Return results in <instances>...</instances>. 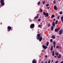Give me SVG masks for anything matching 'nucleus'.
Returning <instances> with one entry per match:
<instances>
[{
  "mask_svg": "<svg viewBox=\"0 0 63 63\" xmlns=\"http://www.w3.org/2000/svg\"><path fill=\"white\" fill-rule=\"evenodd\" d=\"M40 37V34H39L37 35V40L39 39V40L40 42H41L42 40V37Z\"/></svg>",
  "mask_w": 63,
  "mask_h": 63,
  "instance_id": "nucleus-1",
  "label": "nucleus"
},
{
  "mask_svg": "<svg viewBox=\"0 0 63 63\" xmlns=\"http://www.w3.org/2000/svg\"><path fill=\"white\" fill-rule=\"evenodd\" d=\"M43 15L45 16V17H48V13H46L45 12H43Z\"/></svg>",
  "mask_w": 63,
  "mask_h": 63,
  "instance_id": "nucleus-2",
  "label": "nucleus"
},
{
  "mask_svg": "<svg viewBox=\"0 0 63 63\" xmlns=\"http://www.w3.org/2000/svg\"><path fill=\"white\" fill-rule=\"evenodd\" d=\"M4 0H1L0 1V2L2 6H4Z\"/></svg>",
  "mask_w": 63,
  "mask_h": 63,
  "instance_id": "nucleus-3",
  "label": "nucleus"
},
{
  "mask_svg": "<svg viewBox=\"0 0 63 63\" xmlns=\"http://www.w3.org/2000/svg\"><path fill=\"white\" fill-rule=\"evenodd\" d=\"M34 26H35V25L33 24H32L30 25V27L31 28H33L34 27Z\"/></svg>",
  "mask_w": 63,
  "mask_h": 63,
  "instance_id": "nucleus-4",
  "label": "nucleus"
},
{
  "mask_svg": "<svg viewBox=\"0 0 63 63\" xmlns=\"http://www.w3.org/2000/svg\"><path fill=\"white\" fill-rule=\"evenodd\" d=\"M63 32V30H61L59 31V34L60 35H61L62 33Z\"/></svg>",
  "mask_w": 63,
  "mask_h": 63,
  "instance_id": "nucleus-5",
  "label": "nucleus"
},
{
  "mask_svg": "<svg viewBox=\"0 0 63 63\" xmlns=\"http://www.w3.org/2000/svg\"><path fill=\"white\" fill-rule=\"evenodd\" d=\"M43 48H44V49H46V48H47V46H44V45H43Z\"/></svg>",
  "mask_w": 63,
  "mask_h": 63,
  "instance_id": "nucleus-6",
  "label": "nucleus"
},
{
  "mask_svg": "<svg viewBox=\"0 0 63 63\" xmlns=\"http://www.w3.org/2000/svg\"><path fill=\"white\" fill-rule=\"evenodd\" d=\"M49 6V5L48 4H47L46 5V6L47 7V9H49V7H50L49 6L48 7V6Z\"/></svg>",
  "mask_w": 63,
  "mask_h": 63,
  "instance_id": "nucleus-7",
  "label": "nucleus"
},
{
  "mask_svg": "<svg viewBox=\"0 0 63 63\" xmlns=\"http://www.w3.org/2000/svg\"><path fill=\"white\" fill-rule=\"evenodd\" d=\"M55 42L54 41L53 42V44L54 45V48H55Z\"/></svg>",
  "mask_w": 63,
  "mask_h": 63,
  "instance_id": "nucleus-8",
  "label": "nucleus"
},
{
  "mask_svg": "<svg viewBox=\"0 0 63 63\" xmlns=\"http://www.w3.org/2000/svg\"><path fill=\"white\" fill-rule=\"evenodd\" d=\"M54 10H57V7H56V6H55L54 7Z\"/></svg>",
  "mask_w": 63,
  "mask_h": 63,
  "instance_id": "nucleus-9",
  "label": "nucleus"
},
{
  "mask_svg": "<svg viewBox=\"0 0 63 63\" xmlns=\"http://www.w3.org/2000/svg\"><path fill=\"white\" fill-rule=\"evenodd\" d=\"M7 29H8V30H11V27L10 26H9L7 27Z\"/></svg>",
  "mask_w": 63,
  "mask_h": 63,
  "instance_id": "nucleus-10",
  "label": "nucleus"
},
{
  "mask_svg": "<svg viewBox=\"0 0 63 63\" xmlns=\"http://www.w3.org/2000/svg\"><path fill=\"white\" fill-rule=\"evenodd\" d=\"M32 63H36V62L35 61V60L34 59L32 62Z\"/></svg>",
  "mask_w": 63,
  "mask_h": 63,
  "instance_id": "nucleus-11",
  "label": "nucleus"
},
{
  "mask_svg": "<svg viewBox=\"0 0 63 63\" xmlns=\"http://www.w3.org/2000/svg\"><path fill=\"white\" fill-rule=\"evenodd\" d=\"M55 23L54 21H53V22L52 24V25H53L54 27H55V23Z\"/></svg>",
  "mask_w": 63,
  "mask_h": 63,
  "instance_id": "nucleus-12",
  "label": "nucleus"
},
{
  "mask_svg": "<svg viewBox=\"0 0 63 63\" xmlns=\"http://www.w3.org/2000/svg\"><path fill=\"white\" fill-rule=\"evenodd\" d=\"M57 58H61V54H60L59 56H58Z\"/></svg>",
  "mask_w": 63,
  "mask_h": 63,
  "instance_id": "nucleus-13",
  "label": "nucleus"
},
{
  "mask_svg": "<svg viewBox=\"0 0 63 63\" xmlns=\"http://www.w3.org/2000/svg\"><path fill=\"white\" fill-rule=\"evenodd\" d=\"M55 16V15H52V16L51 17V18H53Z\"/></svg>",
  "mask_w": 63,
  "mask_h": 63,
  "instance_id": "nucleus-14",
  "label": "nucleus"
},
{
  "mask_svg": "<svg viewBox=\"0 0 63 63\" xmlns=\"http://www.w3.org/2000/svg\"><path fill=\"white\" fill-rule=\"evenodd\" d=\"M51 28V30L52 31L53 30L54 28L53 26H52Z\"/></svg>",
  "mask_w": 63,
  "mask_h": 63,
  "instance_id": "nucleus-15",
  "label": "nucleus"
},
{
  "mask_svg": "<svg viewBox=\"0 0 63 63\" xmlns=\"http://www.w3.org/2000/svg\"><path fill=\"white\" fill-rule=\"evenodd\" d=\"M52 56H54V51H53L52 53Z\"/></svg>",
  "mask_w": 63,
  "mask_h": 63,
  "instance_id": "nucleus-16",
  "label": "nucleus"
},
{
  "mask_svg": "<svg viewBox=\"0 0 63 63\" xmlns=\"http://www.w3.org/2000/svg\"><path fill=\"white\" fill-rule=\"evenodd\" d=\"M55 55L56 56H58V52H56L55 53Z\"/></svg>",
  "mask_w": 63,
  "mask_h": 63,
  "instance_id": "nucleus-17",
  "label": "nucleus"
},
{
  "mask_svg": "<svg viewBox=\"0 0 63 63\" xmlns=\"http://www.w3.org/2000/svg\"><path fill=\"white\" fill-rule=\"evenodd\" d=\"M61 19L62 21V22H63V16L62 17H61Z\"/></svg>",
  "mask_w": 63,
  "mask_h": 63,
  "instance_id": "nucleus-18",
  "label": "nucleus"
},
{
  "mask_svg": "<svg viewBox=\"0 0 63 63\" xmlns=\"http://www.w3.org/2000/svg\"><path fill=\"white\" fill-rule=\"evenodd\" d=\"M55 32H58V30L57 29H55Z\"/></svg>",
  "mask_w": 63,
  "mask_h": 63,
  "instance_id": "nucleus-19",
  "label": "nucleus"
},
{
  "mask_svg": "<svg viewBox=\"0 0 63 63\" xmlns=\"http://www.w3.org/2000/svg\"><path fill=\"white\" fill-rule=\"evenodd\" d=\"M51 38H53V39H55V36H54L52 35V36L51 37Z\"/></svg>",
  "mask_w": 63,
  "mask_h": 63,
  "instance_id": "nucleus-20",
  "label": "nucleus"
},
{
  "mask_svg": "<svg viewBox=\"0 0 63 63\" xmlns=\"http://www.w3.org/2000/svg\"><path fill=\"white\" fill-rule=\"evenodd\" d=\"M48 44H49V42H47L46 43V45L47 46H48Z\"/></svg>",
  "mask_w": 63,
  "mask_h": 63,
  "instance_id": "nucleus-21",
  "label": "nucleus"
},
{
  "mask_svg": "<svg viewBox=\"0 0 63 63\" xmlns=\"http://www.w3.org/2000/svg\"><path fill=\"white\" fill-rule=\"evenodd\" d=\"M53 48V46H52L50 49L51 50H52Z\"/></svg>",
  "mask_w": 63,
  "mask_h": 63,
  "instance_id": "nucleus-22",
  "label": "nucleus"
},
{
  "mask_svg": "<svg viewBox=\"0 0 63 63\" xmlns=\"http://www.w3.org/2000/svg\"><path fill=\"white\" fill-rule=\"evenodd\" d=\"M58 22V20H57L55 22V24H57V22Z\"/></svg>",
  "mask_w": 63,
  "mask_h": 63,
  "instance_id": "nucleus-23",
  "label": "nucleus"
},
{
  "mask_svg": "<svg viewBox=\"0 0 63 63\" xmlns=\"http://www.w3.org/2000/svg\"><path fill=\"white\" fill-rule=\"evenodd\" d=\"M59 14L60 15H61L62 14V11H61L60 12H59Z\"/></svg>",
  "mask_w": 63,
  "mask_h": 63,
  "instance_id": "nucleus-24",
  "label": "nucleus"
},
{
  "mask_svg": "<svg viewBox=\"0 0 63 63\" xmlns=\"http://www.w3.org/2000/svg\"><path fill=\"white\" fill-rule=\"evenodd\" d=\"M39 17V16H36L34 18V19H36V18H38Z\"/></svg>",
  "mask_w": 63,
  "mask_h": 63,
  "instance_id": "nucleus-25",
  "label": "nucleus"
},
{
  "mask_svg": "<svg viewBox=\"0 0 63 63\" xmlns=\"http://www.w3.org/2000/svg\"><path fill=\"white\" fill-rule=\"evenodd\" d=\"M40 10L41 11V12H43V10L41 9H40Z\"/></svg>",
  "mask_w": 63,
  "mask_h": 63,
  "instance_id": "nucleus-26",
  "label": "nucleus"
},
{
  "mask_svg": "<svg viewBox=\"0 0 63 63\" xmlns=\"http://www.w3.org/2000/svg\"><path fill=\"white\" fill-rule=\"evenodd\" d=\"M50 41L51 42H52V39H50Z\"/></svg>",
  "mask_w": 63,
  "mask_h": 63,
  "instance_id": "nucleus-27",
  "label": "nucleus"
},
{
  "mask_svg": "<svg viewBox=\"0 0 63 63\" xmlns=\"http://www.w3.org/2000/svg\"><path fill=\"white\" fill-rule=\"evenodd\" d=\"M45 3V1H44L43 2V5H44Z\"/></svg>",
  "mask_w": 63,
  "mask_h": 63,
  "instance_id": "nucleus-28",
  "label": "nucleus"
},
{
  "mask_svg": "<svg viewBox=\"0 0 63 63\" xmlns=\"http://www.w3.org/2000/svg\"><path fill=\"white\" fill-rule=\"evenodd\" d=\"M38 21H41V19H39L38 20Z\"/></svg>",
  "mask_w": 63,
  "mask_h": 63,
  "instance_id": "nucleus-29",
  "label": "nucleus"
},
{
  "mask_svg": "<svg viewBox=\"0 0 63 63\" xmlns=\"http://www.w3.org/2000/svg\"><path fill=\"white\" fill-rule=\"evenodd\" d=\"M40 4V2H38V5H39V4Z\"/></svg>",
  "mask_w": 63,
  "mask_h": 63,
  "instance_id": "nucleus-30",
  "label": "nucleus"
},
{
  "mask_svg": "<svg viewBox=\"0 0 63 63\" xmlns=\"http://www.w3.org/2000/svg\"><path fill=\"white\" fill-rule=\"evenodd\" d=\"M50 63V61L49 60L48 61V63Z\"/></svg>",
  "mask_w": 63,
  "mask_h": 63,
  "instance_id": "nucleus-31",
  "label": "nucleus"
},
{
  "mask_svg": "<svg viewBox=\"0 0 63 63\" xmlns=\"http://www.w3.org/2000/svg\"><path fill=\"white\" fill-rule=\"evenodd\" d=\"M59 17L58 16V18H57L58 20L59 19Z\"/></svg>",
  "mask_w": 63,
  "mask_h": 63,
  "instance_id": "nucleus-32",
  "label": "nucleus"
},
{
  "mask_svg": "<svg viewBox=\"0 0 63 63\" xmlns=\"http://www.w3.org/2000/svg\"><path fill=\"white\" fill-rule=\"evenodd\" d=\"M58 30H58H60V28H58V29H57Z\"/></svg>",
  "mask_w": 63,
  "mask_h": 63,
  "instance_id": "nucleus-33",
  "label": "nucleus"
},
{
  "mask_svg": "<svg viewBox=\"0 0 63 63\" xmlns=\"http://www.w3.org/2000/svg\"><path fill=\"white\" fill-rule=\"evenodd\" d=\"M53 4H55V1H54L53 2Z\"/></svg>",
  "mask_w": 63,
  "mask_h": 63,
  "instance_id": "nucleus-34",
  "label": "nucleus"
},
{
  "mask_svg": "<svg viewBox=\"0 0 63 63\" xmlns=\"http://www.w3.org/2000/svg\"><path fill=\"white\" fill-rule=\"evenodd\" d=\"M50 24H49L48 25V27H50Z\"/></svg>",
  "mask_w": 63,
  "mask_h": 63,
  "instance_id": "nucleus-35",
  "label": "nucleus"
},
{
  "mask_svg": "<svg viewBox=\"0 0 63 63\" xmlns=\"http://www.w3.org/2000/svg\"><path fill=\"white\" fill-rule=\"evenodd\" d=\"M39 27H41V25H38Z\"/></svg>",
  "mask_w": 63,
  "mask_h": 63,
  "instance_id": "nucleus-36",
  "label": "nucleus"
},
{
  "mask_svg": "<svg viewBox=\"0 0 63 63\" xmlns=\"http://www.w3.org/2000/svg\"><path fill=\"white\" fill-rule=\"evenodd\" d=\"M58 61H57L55 63H58Z\"/></svg>",
  "mask_w": 63,
  "mask_h": 63,
  "instance_id": "nucleus-37",
  "label": "nucleus"
},
{
  "mask_svg": "<svg viewBox=\"0 0 63 63\" xmlns=\"http://www.w3.org/2000/svg\"><path fill=\"white\" fill-rule=\"evenodd\" d=\"M56 48H59L58 46H56Z\"/></svg>",
  "mask_w": 63,
  "mask_h": 63,
  "instance_id": "nucleus-38",
  "label": "nucleus"
},
{
  "mask_svg": "<svg viewBox=\"0 0 63 63\" xmlns=\"http://www.w3.org/2000/svg\"><path fill=\"white\" fill-rule=\"evenodd\" d=\"M53 20L54 21H55V18Z\"/></svg>",
  "mask_w": 63,
  "mask_h": 63,
  "instance_id": "nucleus-39",
  "label": "nucleus"
},
{
  "mask_svg": "<svg viewBox=\"0 0 63 63\" xmlns=\"http://www.w3.org/2000/svg\"><path fill=\"white\" fill-rule=\"evenodd\" d=\"M45 57H47V55H46L45 56Z\"/></svg>",
  "mask_w": 63,
  "mask_h": 63,
  "instance_id": "nucleus-40",
  "label": "nucleus"
},
{
  "mask_svg": "<svg viewBox=\"0 0 63 63\" xmlns=\"http://www.w3.org/2000/svg\"><path fill=\"white\" fill-rule=\"evenodd\" d=\"M61 63H63V61H62L61 62Z\"/></svg>",
  "mask_w": 63,
  "mask_h": 63,
  "instance_id": "nucleus-41",
  "label": "nucleus"
},
{
  "mask_svg": "<svg viewBox=\"0 0 63 63\" xmlns=\"http://www.w3.org/2000/svg\"><path fill=\"white\" fill-rule=\"evenodd\" d=\"M10 30H8V31H10Z\"/></svg>",
  "mask_w": 63,
  "mask_h": 63,
  "instance_id": "nucleus-42",
  "label": "nucleus"
},
{
  "mask_svg": "<svg viewBox=\"0 0 63 63\" xmlns=\"http://www.w3.org/2000/svg\"><path fill=\"white\" fill-rule=\"evenodd\" d=\"M57 57V56H54V57Z\"/></svg>",
  "mask_w": 63,
  "mask_h": 63,
  "instance_id": "nucleus-43",
  "label": "nucleus"
},
{
  "mask_svg": "<svg viewBox=\"0 0 63 63\" xmlns=\"http://www.w3.org/2000/svg\"><path fill=\"white\" fill-rule=\"evenodd\" d=\"M53 60H52V61H51V62H53Z\"/></svg>",
  "mask_w": 63,
  "mask_h": 63,
  "instance_id": "nucleus-44",
  "label": "nucleus"
},
{
  "mask_svg": "<svg viewBox=\"0 0 63 63\" xmlns=\"http://www.w3.org/2000/svg\"><path fill=\"white\" fill-rule=\"evenodd\" d=\"M45 63H47V62L46 61Z\"/></svg>",
  "mask_w": 63,
  "mask_h": 63,
  "instance_id": "nucleus-45",
  "label": "nucleus"
},
{
  "mask_svg": "<svg viewBox=\"0 0 63 63\" xmlns=\"http://www.w3.org/2000/svg\"><path fill=\"white\" fill-rule=\"evenodd\" d=\"M0 24H2V23H1Z\"/></svg>",
  "mask_w": 63,
  "mask_h": 63,
  "instance_id": "nucleus-46",
  "label": "nucleus"
},
{
  "mask_svg": "<svg viewBox=\"0 0 63 63\" xmlns=\"http://www.w3.org/2000/svg\"><path fill=\"white\" fill-rule=\"evenodd\" d=\"M38 15L37 14V16H38Z\"/></svg>",
  "mask_w": 63,
  "mask_h": 63,
  "instance_id": "nucleus-47",
  "label": "nucleus"
}]
</instances>
